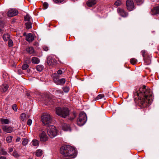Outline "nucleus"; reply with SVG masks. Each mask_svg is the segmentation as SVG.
I'll list each match as a JSON object with an SVG mask.
<instances>
[{
	"label": "nucleus",
	"mask_w": 159,
	"mask_h": 159,
	"mask_svg": "<svg viewBox=\"0 0 159 159\" xmlns=\"http://www.w3.org/2000/svg\"><path fill=\"white\" fill-rule=\"evenodd\" d=\"M136 94L140 100L141 106L143 107L148 106L153 101L151 89L145 85L140 87Z\"/></svg>",
	"instance_id": "obj_1"
},
{
	"label": "nucleus",
	"mask_w": 159,
	"mask_h": 159,
	"mask_svg": "<svg viewBox=\"0 0 159 159\" xmlns=\"http://www.w3.org/2000/svg\"><path fill=\"white\" fill-rule=\"evenodd\" d=\"M60 152L63 156V159H72L76 156V151L75 148L69 145L61 147Z\"/></svg>",
	"instance_id": "obj_2"
},
{
	"label": "nucleus",
	"mask_w": 159,
	"mask_h": 159,
	"mask_svg": "<svg viewBox=\"0 0 159 159\" xmlns=\"http://www.w3.org/2000/svg\"><path fill=\"white\" fill-rule=\"evenodd\" d=\"M69 110L67 107H57L55 108V113L58 116L65 118L69 114Z\"/></svg>",
	"instance_id": "obj_3"
},
{
	"label": "nucleus",
	"mask_w": 159,
	"mask_h": 159,
	"mask_svg": "<svg viewBox=\"0 0 159 159\" xmlns=\"http://www.w3.org/2000/svg\"><path fill=\"white\" fill-rule=\"evenodd\" d=\"M87 120L86 114L84 112H81L79 115V118L77 120V124L80 126L83 125L86 123Z\"/></svg>",
	"instance_id": "obj_4"
},
{
	"label": "nucleus",
	"mask_w": 159,
	"mask_h": 159,
	"mask_svg": "<svg viewBox=\"0 0 159 159\" xmlns=\"http://www.w3.org/2000/svg\"><path fill=\"white\" fill-rule=\"evenodd\" d=\"M41 120L44 125H48L51 123L52 121L51 116L47 113L43 114L41 117Z\"/></svg>",
	"instance_id": "obj_5"
},
{
	"label": "nucleus",
	"mask_w": 159,
	"mask_h": 159,
	"mask_svg": "<svg viewBox=\"0 0 159 159\" xmlns=\"http://www.w3.org/2000/svg\"><path fill=\"white\" fill-rule=\"evenodd\" d=\"M47 132L48 135L51 138H53L57 134V131L56 127L53 125H51L47 127Z\"/></svg>",
	"instance_id": "obj_6"
},
{
	"label": "nucleus",
	"mask_w": 159,
	"mask_h": 159,
	"mask_svg": "<svg viewBox=\"0 0 159 159\" xmlns=\"http://www.w3.org/2000/svg\"><path fill=\"white\" fill-rule=\"evenodd\" d=\"M52 76L54 82L57 85H63L65 83V79L64 78L59 79L57 77V75L56 73L52 74Z\"/></svg>",
	"instance_id": "obj_7"
},
{
	"label": "nucleus",
	"mask_w": 159,
	"mask_h": 159,
	"mask_svg": "<svg viewBox=\"0 0 159 159\" xmlns=\"http://www.w3.org/2000/svg\"><path fill=\"white\" fill-rule=\"evenodd\" d=\"M39 136L41 142H44L48 140V137L44 131H41L39 133Z\"/></svg>",
	"instance_id": "obj_8"
},
{
	"label": "nucleus",
	"mask_w": 159,
	"mask_h": 159,
	"mask_svg": "<svg viewBox=\"0 0 159 159\" xmlns=\"http://www.w3.org/2000/svg\"><path fill=\"white\" fill-rule=\"evenodd\" d=\"M127 9L129 11H131L134 9V2L132 0H127L126 2Z\"/></svg>",
	"instance_id": "obj_9"
},
{
	"label": "nucleus",
	"mask_w": 159,
	"mask_h": 159,
	"mask_svg": "<svg viewBox=\"0 0 159 159\" xmlns=\"http://www.w3.org/2000/svg\"><path fill=\"white\" fill-rule=\"evenodd\" d=\"M18 13V12L16 9H12L8 11L7 14L8 17H12L15 16Z\"/></svg>",
	"instance_id": "obj_10"
},
{
	"label": "nucleus",
	"mask_w": 159,
	"mask_h": 159,
	"mask_svg": "<svg viewBox=\"0 0 159 159\" xmlns=\"http://www.w3.org/2000/svg\"><path fill=\"white\" fill-rule=\"evenodd\" d=\"M48 64L49 66H53L56 63V60L52 56H49L48 57L47 60Z\"/></svg>",
	"instance_id": "obj_11"
},
{
	"label": "nucleus",
	"mask_w": 159,
	"mask_h": 159,
	"mask_svg": "<svg viewBox=\"0 0 159 159\" xmlns=\"http://www.w3.org/2000/svg\"><path fill=\"white\" fill-rule=\"evenodd\" d=\"M117 12L119 15L122 17H125L128 16V13L121 8H118L117 9Z\"/></svg>",
	"instance_id": "obj_12"
},
{
	"label": "nucleus",
	"mask_w": 159,
	"mask_h": 159,
	"mask_svg": "<svg viewBox=\"0 0 159 159\" xmlns=\"http://www.w3.org/2000/svg\"><path fill=\"white\" fill-rule=\"evenodd\" d=\"M34 36L31 33L27 34L26 36V39L29 42H32L34 40Z\"/></svg>",
	"instance_id": "obj_13"
},
{
	"label": "nucleus",
	"mask_w": 159,
	"mask_h": 159,
	"mask_svg": "<svg viewBox=\"0 0 159 159\" xmlns=\"http://www.w3.org/2000/svg\"><path fill=\"white\" fill-rule=\"evenodd\" d=\"M2 129L3 131L8 133L11 132L13 130V129L12 127L6 125L3 126L2 127Z\"/></svg>",
	"instance_id": "obj_14"
},
{
	"label": "nucleus",
	"mask_w": 159,
	"mask_h": 159,
	"mask_svg": "<svg viewBox=\"0 0 159 159\" xmlns=\"http://www.w3.org/2000/svg\"><path fill=\"white\" fill-rule=\"evenodd\" d=\"M151 14L152 15L159 14V5L155 7L151 10Z\"/></svg>",
	"instance_id": "obj_15"
},
{
	"label": "nucleus",
	"mask_w": 159,
	"mask_h": 159,
	"mask_svg": "<svg viewBox=\"0 0 159 159\" xmlns=\"http://www.w3.org/2000/svg\"><path fill=\"white\" fill-rule=\"evenodd\" d=\"M62 129L63 130L66 131L70 130L69 125L66 123H64L62 125Z\"/></svg>",
	"instance_id": "obj_16"
},
{
	"label": "nucleus",
	"mask_w": 159,
	"mask_h": 159,
	"mask_svg": "<svg viewBox=\"0 0 159 159\" xmlns=\"http://www.w3.org/2000/svg\"><path fill=\"white\" fill-rule=\"evenodd\" d=\"M96 3V0H89L87 2V4L89 7H92Z\"/></svg>",
	"instance_id": "obj_17"
},
{
	"label": "nucleus",
	"mask_w": 159,
	"mask_h": 159,
	"mask_svg": "<svg viewBox=\"0 0 159 159\" xmlns=\"http://www.w3.org/2000/svg\"><path fill=\"white\" fill-rule=\"evenodd\" d=\"M8 88V86L7 84H2L1 86V90L3 92H6Z\"/></svg>",
	"instance_id": "obj_18"
},
{
	"label": "nucleus",
	"mask_w": 159,
	"mask_h": 159,
	"mask_svg": "<svg viewBox=\"0 0 159 159\" xmlns=\"http://www.w3.org/2000/svg\"><path fill=\"white\" fill-rule=\"evenodd\" d=\"M26 50V52L30 54H32L34 52V49L32 47H30L27 48Z\"/></svg>",
	"instance_id": "obj_19"
},
{
	"label": "nucleus",
	"mask_w": 159,
	"mask_h": 159,
	"mask_svg": "<svg viewBox=\"0 0 159 159\" xmlns=\"http://www.w3.org/2000/svg\"><path fill=\"white\" fill-rule=\"evenodd\" d=\"M29 117V116L25 113H22L20 115V119L23 121H25Z\"/></svg>",
	"instance_id": "obj_20"
},
{
	"label": "nucleus",
	"mask_w": 159,
	"mask_h": 159,
	"mask_svg": "<svg viewBox=\"0 0 159 159\" xmlns=\"http://www.w3.org/2000/svg\"><path fill=\"white\" fill-rule=\"evenodd\" d=\"M31 143L34 146H38L39 144V141L37 139H34L32 141Z\"/></svg>",
	"instance_id": "obj_21"
},
{
	"label": "nucleus",
	"mask_w": 159,
	"mask_h": 159,
	"mask_svg": "<svg viewBox=\"0 0 159 159\" xmlns=\"http://www.w3.org/2000/svg\"><path fill=\"white\" fill-rule=\"evenodd\" d=\"M31 61L33 63L37 64L40 62V60L38 58L34 57L32 58Z\"/></svg>",
	"instance_id": "obj_22"
},
{
	"label": "nucleus",
	"mask_w": 159,
	"mask_h": 159,
	"mask_svg": "<svg viewBox=\"0 0 159 159\" xmlns=\"http://www.w3.org/2000/svg\"><path fill=\"white\" fill-rule=\"evenodd\" d=\"M43 154V151L41 149L37 150L36 152V155L37 157H40Z\"/></svg>",
	"instance_id": "obj_23"
},
{
	"label": "nucleus",
	"mask_w": 159,
	"mask_h": 159,
	"mask_svg": "<svg viewBox=\"0 0 159 159\" xmlns=\"http://www.w3.org/2000/svg\"><path fill=\"white\" fill-rule=\"evenodd\" d=\"M145 64L146 65H149L151 63V59L149 57H148L147 58H144Z\"/></svg>",
	"instance_id": "obj_24"
},
{
	"label": "nucleus",
	"mask_w": 159,
	"mask_h": 159,
	"mask_svg": "<svg viewBox=\"0 0 159 159\" xmlns=\"http://www.w3.org/2000/svg\"><path fill=\"white\" fill-rule=\"evenodd\" d=\"M3 38L5 41H7L10 39V36L8 34H5L3 36Z\"/></svg>",
	"instance_id": "obj_25"
},
{
	"label": "nucleus",
	"mask_w": 159,
	"mask_h": 159,
	"mask_svg": "<svg viewBox=\"0 0 159 159\" xmlns=\"http://www.w3.org/2000/svg\"><path fill=\"white\" fill-rule=\"evenodd\" d=\"M43 66L41 65H38L37 66L36 69L37 70L39 71H41L43 69Z\"/></svg>",
	"instance_id": "obj_26"
},
{
	"label": "nucleus",
	"mask_w": 159,
	"mask_h": 159,
	"mask_svg": "<svg viewBox=\"0 0 159 159\" xmlns=\"http://www.w3.org/2000/svg\"><path fill=\"white\" fill-rule=\"evenodd\" d=\"M0 121L2 124H7L9 123V120L7 119H4L2 118L0 119Z\"/></svg>",
	"instance_id": "obj_27"
},
{
	"label": "nucleus",
	"mask_w": 159,
	"mask_h": 159,
	"mask_svg": "<svg viewBox=\"0 0 159 159\" xmlns=\"http://www.w3.org/2000/svg\"><path fill=\"white\" fill-rule=\"evenodd\" d=\"M22 144L24 146L26 145L28 142V140L27 139H22Z\"/></svg>",
	"instance_id": "obj_28"
},
{
	"label": "nucleus",
	"mask_w": 159,
	"mask_h": 159,
	"mask_svg": "<svg viewBox=\"0 0 159 159\" xmlns=\"http://www.w3.org/2000/svg\"><path fill=\"white\" fill-rule=\"evenodd\" d=\"M26 28L29 29H30L32 27L31 24L30 22H28L25 23Z\"/></svg>",
	"instance_id": "obj_29"
},
{
	"label": "nucleus",
	"mask_w": 159,
	"mask_h": 159,
	"mask_svg": "<svg viewBox=\"0 0 159 159\" xmlns=\"http://www.w3.org/2000/svg\"><path fill=\"white\" fill-rule=\"evenodd\" d=\"M104 97V94H101L98 95L96 98V100H98L101 99Z\"/></svg>",
	"instance_id": "obj_30"
},
{
	"label": "nucleus",
	"mask_w": 159,
	"mask_h": 159,
	"mask_svg": "<svg viewBox=\"0 0 159 159\" xmlns=\"http://www.w3.org/2000/svg\"><path fill=\"white\" fill-rule=\"evenodd\" d=\"M24 19H25V21H27L29 22V21L30 20V17L29 15V14H27L26 15V16H24Z\"/></svg>",
	"instance_id": "obj_31"
},
{
	"label": "nucleus",
	"mask_w": 159,
	"mask_h": 159,
	"mask_svg": "<svg viewBox=\"0 0 159 159\" xmlns=\"http://www.w3.org/2000/svg\"><path fill=\"white\" fill-rule=\"evenodd\" d=\"M4 25L3 21H0V32L2 31L3 30L2 29L4 28Z\"/></svg>",
	"instance_id": "obj_32"
},
{
	"label": "nucleus",
	"mask_w": 159,
	"mask_h": 159,
	"mask_svg": "<svg viewBox=\"0 0 159 159\" xmlns=\"http://www.w3.org/2000/svg\"><path fill=\"white\" fill-rule=\"evenodd\" d=\"M12 137L10 136L7 137L6 138V141L8 143H10L12 141Z\"/></svg>",
	"instance_id": "obj_33"
},
{
	"label": "nucleus",
	"mask_w": 159,
	"mask_h": 159,
	"mask_svg": "<svg viewBox=\"0 0 159 159\" xmlns=\"http://www.w3.org/2000/svg\"><path fill=\"white\" fill-rule=\"evenodd\" d=\"M13 155L16 158H18L19 157V154H18L16 151H14L13 153Z\"/></svg>",
	"instance_id": "obj_34"
},
{
	"label": "nucleus",
	"mask_w": 159,
	"mask_h": 159,
	"mask_svg": "<svg viewBox=\"0 0 159 159\" xmlns=\"http://www.w3.org/2000/svg\"><path fill=\"white\" fill-rule=\"evenodd\" d=\"M122 4L121 1L120 0H118L116 1L115 3V5L117 6H118Z\"/></svg>",
	"instance_id": "obj_35"
},
{
	"label": "nucleus",
	"mask_w": 159,
	"mask_h": 159,
	"mask_svg": "<svg viewBox=\"0 0 159 159\" xmlns=\"http://www.w3.org/2000/svg\"><path fill=\"white\" fill-rule=\"evenodd\" d=\"M130 61L132 64L134 65L137 62V60L134 58H132L130 59Z\"/></svg>",
	"instance_id": "obj_36"
},
{
	"label": "nucleus",
	"mask_w": 159,
	"mask_h": 159,
	"mask_svg": "<svg viewBox=\"0 0 159 159\" xmlns=\"http://www.w3.org/2000/svg\"><path fill=\"white\" fill-rule=\"evenodd\" d=\"M63 90L65 93H67L69 90V88L68 87H65L63 88Z\"/></svg>",
	"instance_id": "obj_37"
},
{
	"label": "nucleus",
	"mask_w": 159,
	"mask_h": 159,
	"mask_svg": "<svg viewBox=\"0 0 159 159\" xmlns=\"http://www.w3.org/2000/svg\"><path fill=\"white\" fill-rule=\"evenodd\" d=\"M8 45L9 47H12L13 45V43L12 41L10 39L9 40L8 42Z\"/></svg>",
	"instance_id": "obj_38"
},
{
	"label": "nucleus",
	"mask_w": 159,
	"mask_h": 159,
	"mask_svg": "<svg viewBox=\"0 0 159 159\" xmlns=\"http://www.w3.org/2000/svg\"><path fill=\"white\" fill-rule=\"evenodd\" d=\"M43 6L44 9H46L48 7V4L47 2H44L43 4Z\"/></svg>",
	"instance_id": "obj_39"
},
{
	"label": "nucleus",
	"mask_w": 159,
	"mask_h": 159,
	"mask_svg": "<svg viewBox=\"0 0 159 159\" xmlns=\"http://www.w3.org/2000/svg\"><path fill=\"white\" fill-rule=\"evenodd\" d=\"M29 66L27 64H24L22 66V69L23 70H25Z\"/></svg>",
	"instance_id": "obj_40"
},
{
	"label": "nucleus",
	"mask_w": 159,
	"mask_h": 159,
	"mask_svg": "<svg viewBox=\"0 0 159 159\" xmlns=\"http://www.w3.org/2000/svg\"><path fill=\"white\" fill-rule=\"evenodd\" d=\"M135 1L138 5H139L143 2L142 0H135Z\"/></svg>",
	"instance_id": "obj_41"
},
{
	"label": "nucleus",
	"mask_w": 159,
	"mask_h": 159,
	"mask_svg": "<svg viewBox=\"0 0 159 159\" xmlns=\"http://www.w3.org/2000/svg\"><path fill=\"white\" fill-rule=\"evenodd\" d=\"M12 108L15 111H16L17 108V106L16 104H14L13 105Z\"/></svg>",
	"instance_id": "obj_42"
},
{
	"label": "nucleus",
	"mask_w": 159,
	"mask_h": 159,
	"mask_svg": "<svg viewBox=\"0 0 159 159\" xmlns=\"http://www.w3.org/2000/svg\"><path fill=\"white\" fill-rule=\"evenodd\" d=\"M32 122V120L31 119H29L27 121V125L29 126L31 125Z\"/></svg>",
	"instance_id": "obj_43"
},
{
	"label": "nucleus",
	"mask_w": 159,
	"mask_h": 159,
	"mask_svg": "<svg viewBox=\"0 0 159 159\" xmlns=\"http://www.w3.org/2000/svg\"><path fill=\"white\" fill-rule=\"evenodd\" d=\"M64 0H53L54 2L56 3H60L62 2Z\"/></svg>",
	"instance_id": "obj_44"
},
{
	"label": "nucleus",
	"mask_w": 159,
	"mask_h": 159,
	"mask_svg": "<svg viewBox=\"0 0 159 159\" xmlns=\"http://www.w3.org/2000/svg\"><path fill=\"white\" fill-rule=\"evenodd\" d=\"M62 71L61 70H59L57 71V75H61L62 74Z\"/></svg>",
	"instance_id": "obj_45"
},
{
	"label": "nucleus",
	"mask_w": 159,
	"mask_h": 159,
	"mask_svg": "<svg viewBox=\"0 0 159 159\" xmlns=\"http://www.w3.org/2000/svg\"><path fill=\"white\" fill-rule=\"evenodd\" d=\"M141 53L142 54L143 57H144V54L145 53V50H142L141 52Z\"/></svg>",
	"instance_id": "obj_46"
},
{
	"label": "nucleus",
	"mask_w": 159,
	"mask_h": 159,
	"mask_svg": "<svg viewBox=\"0 0 159 159\" xmlns=\"http://www.w3.org/2000/svg\"><path fill=\"white\" fill-rule=\"evenodd\" d=\"M43 48V50L45 51H48V48L46 46H44Z\"/></svg>",
	"instance_id": "obj_47"
},
{
	"label": "nucleus",
	"mask_w": 159,
	"mask_h": 159,
	"mask_svg": "<svg viewBox=\"0 0 159 159\" xmlns=\"http://www.w3.org/2000/svg\"><path fill=\"white\" fill-rule=\"evenodd\" d=\"M9 152H11L13 151V149L12 148H9Z\"/></svg>",
	"instance_id": "obj_48"
},
{
	"label": "nucleus",
	"mask_w": 159,
	"mask_h": 159,
	"mask_svg": "<svg viewBox=\"0 0 159 159\" xmlns=\"http://www.w3.org/2000/svg\"><path fill=\"white\" fill-rule=\"evenodd\" d=\"M0 159H6V157H3V156H1L0 157Z\"/></svg>",
	"instance_id": "obj_49"
},
{
	"label": "nucleus",
	"mask_w": 159,
	"mask_h": 159,
	"mask_svg": "<svg viewBox=\"0 0 159 159\" xmlns=\"http://www.w3.org/2000/svg\"><path fill=\"white\" fill-rule=\"evenodd\" d=\"M20 140V138H17L16 139V142H19V141Z\"/></svg>",
	"instance_id": "obj_50"
},
{
	"label": "nucleus",
	"mask_w": 159,
	"mask_h": 159,
	"mask_svg": "<svg viewBox=\"0 0 159 159\" xmlns=\"http://www.w3.org/2000/svg\"><path fill=\"white\" fill-rule=\"evenodd\" d=\"M34 45H38V43H34Z\"/></svg>",
	"instance_id": "obj_51"
},
{
	"label": "nucleus",
	"mask_w": 159,
	"mask_h": 159,
	"mask_svg": "<svg viewBox=\"0 0 159 159\" xmlns=\"http://www.w3.org/2000/svg\"><path fill=\"white\" fill-rule=\"evenodd\" d=\"M26 95L27 96L29 97L30 95V94L29 93H27L26 94Z\"/></svg>",
	"instance_id": "obj_52"
},
{
	"label": "nucleus",
	"mask_w": 159,
	"mask_h": 159,
	"mask_svg": "<svg viewBox=\"0 0 159 159\" xmlns=\"http://www.w3.org/2000/svg\"><path fill=\"white\" fill-rule=\"evenodd\" d=\"M26 33H24L23 34V35L24 36H25L26 35Z\"/></svg>",
	"instance_id": "obj_53"
},
{
	"label": "nucleus",
	"mask_w": 159,
	"mask_h": 159,
	"mask_svg": "<svg viewBox=\"0 0 159 159\" xmlns=\"http://www.w3.org/2000/svg\"><path fill=\"white\" fill-rule=\"evenodd\" d=\"M60 93H63V92L62 91H60Z\"/></svg>",
	"instance_id": "obj_54"
},
{
	"label": "nucleus",
	"mask_w": 159,
	"mask_h": 159,
	"mask_svg": "<svg viewBox=\"0 0 159 159\" xmlns=\"http://www.w3.org/2000/svg\"><path fill=\"white\" fill-rule=\"evenodd\" d=\"M74 116H75H75H76V115H75V114H74Z\"/></svg>",
	"instance_id": "obj_55"
},
{
	"label": "nucleus",
	"mask_w": 159,
	"mask_h": 159,
	"mask_svg": "<svg viewBox=\"0 0 159 159\" xmlns=\"http://www.w3.org/2000/svg\"><path fill=\"white\" fill-rule=\"evenodd\" d=\"M29 159H33L32 158H29Z\"/></svg>",
	"instance_id": "obj_56"
},
{
	"label": "nucleus",
	"mask_w": 159,
	"mask_h": 159,
	"mask_svg": "<svg viewBox=\"0 0 159 159\" xmlns=\"http://www.w3.org/2000/svg\"><path fill=\"white\" fill-rule=\"evenodd\" d=\"M74 119V118H72V119L71 120H73Z\"/></svg>",
	"instance_id": "obj_57"
},
{
	"label": "nucleus",
	"mask_w": 159,
	"mask_h": 159,
	"mask_svg": "<svg viewBox=\"0 0 159 159\" xmlns=\"http://www.w3.org/2000/svg\"><path fill=\"white\" fill-rule=\"evenodd\" d=\"M7 153V152H5V154H6Z\"/></svg>",
	"instance_id": "obj_58"
},
{
	"label": "nucleus",
	"mask_w": 159,
	"mask_h": 159,
	"mask_svg": "<svg viewBox=\"0 0 159 159\" xmlns=\"http://www.w3.org/2000/svg\"><path fill=\"white\" fill-rule=\"evenodd\" d=\"M59 77H60V76H59Z\"/></svg>",
	"instance_id": "obj_59"
},
{
	"label": "nucleus",
	"mask_w": 159,
	"mask_h": 159,
	"mask_svg": "<svg viewBox=\"0 0 159 159\" xmlns=\"http://www.w3.org/2000/svg\"><path fill=\"white\" fill-rule=\"evenodd\" d=\"M35 159H37V158L36 157H35Z\"/></svg>",
	"instance_id": "obj_60"
}]
</instances>
